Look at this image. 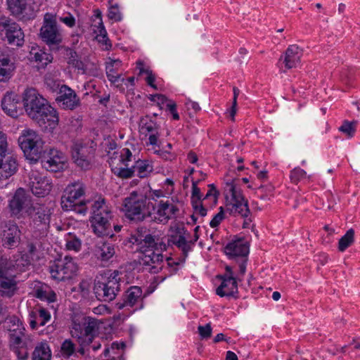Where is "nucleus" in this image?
I'll return each mask as SVG.
<instances>
[{"label":"nucleus","instance_id":"obj_9","mask_svg":"<svg viewBox=\"0 0 360 360\" xmlns=\"http://www.w3.org/2000/svg\"><path fill=\"white\" fill-rule=\"evenodd\" d=\"M39 36L41 40L51 50H58L63 41V34L58 25L56 15L46 13L44 15L43 25L40 28Z\"/></svg>","mask_w":360,"mask_h":360},{"label":"nucleus","instance_id":"obj_43","mask_svg":"<svg viewBox=\"0 0 360 360\" xmlns=\"http://www.w3.org/2000/svg\"><path fill=\"white\" fill-rule=\"evenodd\" d=\"M13 264L6 256L0 255V279L13 274Z\"/></svg>","mask_w":360,"mask_h":360},{"label":"nucleus","instance_id":"obj_33","mask_svg":"<svg viewBox=\"0 0 360 360\" xmlns=\"http://www.w3.org/2000/svg\"><path fill=\"white\" fill-rule=\"evenodd\" d=\"M33 295L41 301L48 303H52L56 300V292L48 285L39 282L34 287Z\"/></svg>","mask_w":360,"mask_h":360},{"label":"nucleus","instance_id":"obj_47","mask_svg":"<svg viewBox=\"0 0 360 360\" xmlns=\"http://www.w3.org/2000/svg\"><path fill=\"white\" fill-rule=\"evenodd\" d=\"M306 175L307 173L304 169L296 167L290 172V179L292 183L297 184L301 180L306 177Z\"/></svg>","mask_w":360,"mask_h":360},{"label":"nucleus","instance_id":"obj_20","mask_svg":"<svg viewBox=\"0 0 360 360\" xmlns=\"http://www.w3.org/2000/svg\"><path fill=\"white\" fill-rule=\"evenodd\" d=\"M142 289L136 285L129 287L123 295L122 302L116 304L117 309H122L127 306L135 307L136 309H141L143 307Z\"/></svg>","mask_w":360,"mask_h":360},{"label":"nucleus","instance_id":"obj_63","mask_svg":"<svg viewBox=\"0 0 360 360\" xmlns=\"http://www.w3.org/2000/svg\"><path fill=\"white\" fill-rule=\"evenodd\" d=\"M187 159L191 164H195L198 160L197 154L193 151H190L188 153Z\"/></svg>","mask_w":360,"mask_h":360},{"label":"nucleus","instance_id":"obj_19","mask_svg":"<svg viewBox=\"0 0 360 360\" xmlns=\"http://www.w3.org/2000/svg\"><path fill=\"white\" fill-rule=\"evenodd\" d=\"M56 101L64 110H73L81 104L80 98L75 91L65 84L61 85L59 88Z\"/></svg>","mask_w":360,"mask_h":360},{"label":"nucleus","instance_id":"obj_36","mask_svg":"<svg viewBox=\"0 0 360 360\" xmlns=\"http://www.w3.org/2000/svg\"><path fill=\"white\" fill-rule=\"evenodd\" d=\"M11 345L13 347H20L31 349L34 346L33 340L29 335H26L25 332L21 335L13 334L12 337V340L10 341Z\"/></svg>","mask_w":360,"mask_h":360},{"label":"nucleus","instance_id":"obj_46","mask_svg":"<svg viewBox=\"0 0 360 360\" xmlns=\"http://www.w3.org/2000/svg\"><path fill=\"white\" fill-rule=\"evenodd\" d=\"M65 246L67 250L79 252L82 248V242L79 238L75 235L69 234L65 239Z\"/></svg>","mask_w":360,"mask_h":360},{"label":"nucleus","instance_id":"obj_22","mask_svg":"<svg viewBox=\"0 0 360 360\" xmlns=\"http://www.w3.org/2000/svg\"><path fill=\"white\" fill-rule=\"evenodd\" d=\"M160 126L154 122L150 115H146L140 119L139 131L146 136H148V143L151 146H157L158 139Z\"/></svg>","mask_w":360,"mask_h":360},{"label":"nucleus","instance_id":"obj_11","mask_svg":"<svg viewBox=\"0 0 360 360\" xmlns=\"http://www.w3.org/2000/svg\"><path fill=\"white\" fill-rule=\"evenodd\" d=\"M18 143L27 159L37 160L42 152L43 141L39 134L32 129L22 131Z\"/></svg>","mask_w":360,"mask_h":360},{"label":"nucleus","instance_id":"obj_64","mask_svg":"<svg viewBox=\"0 0 360 360\" xmlns=\"http://www.w3.org/2000/svg\"><path fill=\"white\" fill-rule=\"evenodd\" d=\"M195 214L200 215L201 217H205L207 215V209L204 207L203 205H200L198 208L194 210Z\"/></svg>","mask_w":360,"mask_h":360},{"label":"nucleus","instance_id":"obj_28","mask_svg":"<svg viewBox=\"0 0 360 360\" xmlns=\"http://www.w3.org/2000/svg\"><path fill=\"white\" fill-rule=\"evenodd\" d=\"M50 156L41 160V166L47 171L57 172L65 167V158L61 152L51 150Z\"/></svg>","mask_w":360,"mask_h":360},{"label":"nucleus","instance_id":"obj_51","mask_svg":"<svg viewBox=\"0 0 360 360\" xmlns=\"http://www.w3.org/2000/svg\"><path fill=\"white\" fill-rule=\"evenodd\" d=\"M224 211L223 207H219V212L217 213L210 222L212 228H217L224 219Z\"/></svg>","mask_w":360,"mask_h":360},{"label":"nucleus","instance_id":"obj_55","mask_svg":"<svg viewBox=\"0 0 360 360\" xmlns=\"http://www.w3.org/2000/svg\"><path fill=\"white\" fill-rule=\"evenodd\" d=\"M198 332L202 338H208L212 335L211 326L209 323L206 324L205 326H199Z\"/></svg>","mask_w":360,"mask_h":360},{"label":"nucleus","instance_id":"obj_56","mask_svg":"<svg viewBox=\"0 0 360 360\" xmlns=\"http://www.w3.org/2000/svg\"><path fill=\"white\" fill-rule=\"evenodd\" d=\"M167 109L169 111L174 120H179V115L176 110V104L174 101H169V102L167 103Z\"/></svg>","mask_w":360,"mask_h":360},{"label":"nucleus","instance_id":"obj_5","mask_svg":"<svg viewBox=\"0 0 360 360\" xmlns=\"http://www.w3.org/2000/svg\"><path fill=\"white\" fill-rule=\"evenodd\" d=\"M149 203L141 193L132 191L123 199L122 210L130 221L141 222L151 217V212L148 210Z\"/></svg>","mask_w":360,"mask_h":360},{"label":"nucleus","instance_id":"obj_17","mask_svg":"<svg viewBox=\"0 0 360 360\" xmlns=\"http://www.w3.org/2000/svg\"><path fill=\"white\" fill-rule=\"evenodd\" d=\"M28 186L34 195L43 197L51 191L52 182L37 170H32L29 174Z\"/></svg>","mask_w":360,"mask_h":360},{"label":"nucleus","instance_id":"obj_4","mask_svg":"<svg viewBox=\"0 0 360 360\" xmlns=\"http://www.w3.org/2000/svg\"><path fill=\"white\" fill-rule=\"evenodd\" d=\"M101 323L100 320L89 316L74 318L70 330L72 337L81 345H89L98 336Z\"/></svg>","mask_w":360,"mask_h":360},{"label":"nucleus","instance_id":"obj_48","mask_svg":"<svg viewBox=\"0 0 360 360\" xmlns=\"http://www.w3.org/2000/svg\"><path fill=\"white\" fill-rule=\"evenodd\" d=\"M97 12L98 13L96 14V17L100 18V22L98 26V32H99V34H97L96 39H98L99 41L105 42V44H106L107 41H108V38L107 37V32L102 22L101 13L99 11H97Z\"/></svg>","mask_w":360,"mask_h":360},{"label":"nucleus","instance_id":"obj_44","mask_svg":"<svg viewBox=\"0 0 360 360\" xmlns=\"http://www.w3.org/2000/svg\"><path fill=\"white\" fill-rule=\"evenodd\" d=\"M136 161L134 155H132L131 150L127 148H124L120 151V162L122 167H131L130 163Z\"/></svg>","mask_w":360,"mask_h":360},{"label":"nucleus","instance_id":"obj_14","mask_svg":"<svg viewBox=\"0 0 360 360\" xmlns=\"http://www.w3.org/2000/svg\"><path fill=\"white\" fill-rule=\"evenodd\" d=\"M1 32L4 35V41L8 44L21 47L25 42V34L20 26L12 20L2 17L0 18Z\"/></svg>","mask_w":360,"mask_h":360},{"label":"nucleus","instance_id":"obj_18","mask_svg":"<svg viewBox=\"0 0 360 360\" xmlns=\"http://www.w3.org/2000/svg\"><path fill=\"white\" fill-rule=\"evenodd\" d=\"M221 281L219 286L216 289V294L221 297H237L238 293V283L236 278L231 266H226V272L223 275L218 276Z\"/></svg>","mask_w":360,"mask_h":360},{"label":"nucleus","instance_id":"obj_8","mask_svg":"<svg viewBox=\"0 0 360 360\" xmlns=\"http://www.w3.org/2000/svg\"><path fill=\"white\" fill-rule=\"evenodd\" d=\"M65 194L61 198L62 208L65 211L72 210L76 213L84 215L87 212L86 202L80 200L85 194V186L80 181L69 184L65 190Z\"/></svg>","mask_w":360,"mask_h":360},{"label":"nucleus","instance_id":"obj_7","mask_svg":"<svg viewBox=\"0 0 360 360\" xmlns=\"http://www.w3.org/2000/svg\"><path fill=\"white\" fill-rule=\"evenodd\" d=\"M224 189L226 195H229L232 200L231 202L226 205V210L231 214L243 217L244 219L243 228H249L252 219L248 200L245 199L240 191L237 189L234 180L227 181Z\"/></svg>","mask_w":360,"mask_h":360},{"label":"nucleus","instance_id":"obj_54","mask_svg":"<svg viewBox=\"0 0 360 360\" xmlns=\"http://www.w3.org/2000/svg\"><path fill=\"white\" fill-rule=\"evenodd\" d=\"M29 350L27 349L22 348V347H13V351L18 360H26L29 355Z\"/></svg>","mask_w":360,"mask_h":360},{"label":"nucleus","instance_id":"obj_61","mask_svg":"<svg viewBox=\"0 0 360 360\" xmlns=\"http://www.w3.org/2000/svg\"><path fill=\"white\" fill-rule=\"evenodd\" d=\"M182 259H183V255L181 256V257L178 259V261H174L172 258L168 257V258H167V264L170 267L177 266L180 265L181 264L185 262V261H181ZM176 271H177V268L175 267L174 269V271L176 272Z\"/></svg>","mask_w":360,"mask_h":360},{"label":"nucleus","instance_id":"obj_29","mask_svg":"<svg viewBox=\"0 0 360 360\" xmlns=\"http://www.w3.org/2000/svg\"><path fill=\"white\" fill-rule=\"evenodd\" d=\"M302 56V51L297 45H290L286 49L284 56H281L280 61H283L287 69H291L296 68L300 64Z\"/></svg>","mask_w":360,"mask_h":360},{"label":"nucleus","instance_id":"obj_38","mask_svg":"<svg viewBox=\"0 0 360 360\" xmlns=\"http://www.w3.org/2000/svg\"><path fill=\"white\" fill-rule=\"evenodd\" d=\"M122 61L119 59L110 60L106 65V75L110 82L115 83L118 82L120 75L118 74L117 70L121 66Z\"/></svg>","mask_w":360,"mask_h":360},{"label":"nucleus","instance_id":"obj_1","mask_svg":"<svg viewBox=\"0 0 360 360\" xmlns=\"http://www.w3.org/2000/svg\"><path fill=\"white\" fill-rule=\"evenodd\" d=\"M23 105L27 115L37 123L43 131L51 133L58 125L57 110L37 89L30 88L25 91Z\"/></svg>","mask_w":360,"mask_h":360},{"label":"nucleus","instance_id":"obj_15","mask_svg":"<svg viewBox=\"0 0 360 360\" xmlns=\"http://www.w3.org/2000/svg\"><path fill=\"white\" fill-rule=\"evenodd\" d=\"M153 208L155 212H151L149 219L158 224H165L170 219H176L179 214V208L172 199L161 200Z\"/></svg>","mask_w":360,"mask_h":360},{"label":"nucleus","instance_id":"obj_41","mask_svg":"<svg viewBox=\"0 0 360 360\" xmlns=\"http://www.w3.org/2000/svg\"><path fill=\"white\" fill-rule=\"evenodd\" d=\"M60 355L64 359H69L76 352V345L70 339L65 340L60 346Z\"/></svg>","mask_w":360,"mask_h":360},{"label":"nucleus","instance_id":"obj_13","mask_svg":"<svg viewBox=\"0 0 360 360\" xmlns=\"http://www.w3.org/2000/svg\"><path fill=\"white\" fill-rule=\"evenodd\" d=\"M153 171V166L151 162L141 159L136 160L131 167H112V172L122 179H129L135 176L144 179L149 176Z\"/></svg>","mask_w":360,"mask_h":360},{"label":"nucleus","instance_id":"obj_6","mask_svg":"<svg viewBox=\"0 0 360 360\" xmlns=\"http://www.w3.org/2000/svg\"><path fill=\"white\" fill-rule=\"evenodd\" d=\"M121 276L117 270L108 271L95 281L94 290L98 300L110 302L115 299L121 289Z\"/></svg>","mask_w":360,"mask_h":360},{"label":"nucleus","instance_id":"obj_34","mask_svg":"<svg viewBox=\"0 0 360 360\" xmlns=\"http://www.w3.org/2000/svg\"><path fill=\"white\" fill-rule=\"evenodd\" d=\"M115 253V245L110 242H100L96 245L95 255L101 262L109 261Z\"/></svg>","mask_w":360,"mask_h":360},{"label":"nucleus","instance_id":"obj_31","mask_svg":"<svg viewBox=\"0 0 360 360\" xmlns=\"http://www.w3.org/2000/svg\"><path fill=\"white\" fill-rule=\"evenodd\" d=\"M18 281L16 276L11 274L0 279V295L5 298H11L18 292Z\"/></svg>","mask_w":360,"mask_h":360},{"label":"nucleus","instance_id":"obj_49","mask_svg":"<svg viewBox=\"0 0 360 360\" xmlns=\"http://www.w3.org/2000/svg\"><path fill=\"white\" fill-rule=\"evenodd\" d=\"M108 17L115 22H119L122 20V14L117 4L112 5L108 8Z\"/></svg>","mask_w":360,"mask_h":360},{"label":"nucleus","instance_id":"obj_58","mask_svg":"<svg viewBox=\"0 0 360 360\" xmlns=\"http://www.w3.org/2000/svg\"><path fill=\"white\" fill-rule=\"evenodd\" d=\"M150 100L157 102L159 105L167 104L169 102L168 98L162 94L151 95Z\"/></svg>","mask_w":360,"mask_h":360},{"label":"nucleus","instance_id":"obj_10","mask_svg":"<svg viewBox=\"0 0 360 360\" xmlns=\"http://www.w3.org/2000/svg\"><path fill=\"white\" fill-rule=\"evenodd\" d=\"M26 212L30 218V226L39 235L46 234L50 227L51 210L44 204L35 203Z\"/></svg>","mask_w":360,"mask_h":360},{"label":"nucleus","instance_id":"obj_2","mask_svg":"<svg viewBox=\"0 0 360 360\" xmlns=\"http://www.w3.org/2000/svg\"><path fill=\"white\" fill-rule=\"evenodd\" d=\"M143 228H139L137 232L140 233L135 241L143 243L141 247L142 256L140 264L151 274H158L162 268V252L167 250V244L163 238L150 233L142 236Z\"/></svg>","mask_w":360,"mask_h":360},{"label":"nucleus","instance_id":"obj_12","mask_svg":"<svg viewBox=\"0 0 360 360\" xmlns=\"http://www.w3.org/2000/svg\"><path fill=\"white\" fill-rule=\"evenodd\" d=\"M51 277L58 281L72 279L78 271L75 259L70 256L56 259L49 266Z\"/></svg>","mask_w":360,"mask_h":360},{"label":"nucleus","instance_id":"obj_59","mask_svg":"<svg viewBox=\"0 0 360 360\" xmlns=\"http://www.w3.org/2000/svg\"><path fill=\"white\" fill-rule=\"evenodd\" d=\"M147 77L146 78V82L148 86L152 87L154 89H157V85L155 84V75L153 73L152 70H147Z\"/></svg>","mask_w":360,"mask_h":360},{"label":"nucleus","instance_id":"obj_16","mask_svg":"<svg viewBox=\"0 0 360 360\" xmlns=\"http://www.w3.org/2000/svg\"><path fill=\"white\" fill-rule=\"evenodd\" d=\"M190 236V233L186 230L184 226H176L174 233L169 236L167 240V246H176L181 250L183 259L181 261H186L188 252L192 250V245L187 238Z\"/></svg>","mask_w":360,"mask_h":360},{"label":"nucleus","instance_id":"obj_3","mask_svg":"<svg viewBox=\"0 0 360 360\" xmlns=\"http://www.w3.org/2000/svg\"><path fill=\"white\" fill-rule=\"evenodd\" d=\"M112 214L104 198L99 197L92 205L89 221L93 232L99 237L112 236Z\"/></svg>","mask_w":360,"mask_h":360},{"label":"nucleus","instance_id":"obj_39","mask_svg":"<svg viewBox=\"0 0 360 360\" xmlns=\"http://www.w3.org/2000/svg\"><path fill=\"white\" fill-rule=\"evenodd\" d=\"M31 0H7L8 9L15 15L26 13L28 2Z\"/></svg>","mask_w":360,"mask_h":360},{"label":"nucleus","instance_id":"obj_24","mask_svg":"<svg viewBox=\"0 0 360 360\" xmlns=\"http://www.w3.org/2000/svg\"><path fill=\"white\" fill-rule=\"evenodd\" d=\"M2 245L8 249L16 248L20 241V231L15 224L6 225L1 235Z\"/></svg>","mask_w":360,"mask_h":360},{"label":"nucleus","instance_id":"obj_42","mask_svg":"<svg viewBox=\"0 0 360 360\" xmlns=\"http://www.w3.org/2000/svg\"><path fill=\"white\" fill-rule=\"evenodd\" d=\"M354 241V231L352 229H349L346 233L339 240L338 250L344 252Z\"/></svg>","mask_w":360,"mask_h":360},{"label":"nucleus","instance_id":"obj_40","mask_svg":"<svg viewBox=\"0 0 360 360\" xmlns=\"http://www.w3.org/2000/svg\"><path fill=\"white\" fill-rule=\"evenodd\" d=\"M6 328L9 331L10 334V341L12 340V337L13 334L21 335L23 332L25 331V328L22 326V323L17 317H11L9 321L6 323Z\"/></svg>","mask_w":360,"mask_h":360},{"label":"nucleus","instance_id":"obj_52","mask_svg":"<svg viewBox=\"0 0 360 360\" xmlns=\"http://www.w3.org/2000/svg\"><path fill=\"white\" fill-rule=\"evenodd\" d=\"M217 195H218V191H217L214 184H210L209 190L207 191L203 200H210L215 205L217 202Z\"/></svg>","mask_w":360,"mask_h":360},{"label":"nucleus","instance_id":"obj_35","mask_svg":"<svg viewBox=\"0 0 360 360\" xmlns=\"http://www.w3.org/2000/svg\"><path fill=\"white\" fill-rule=\"evenodd\" d=\"M29 58L31 61H34L39 65V68H45L53 60V56L48 53L44 52L39 47L32 46Z\"/></svg>","mask_w":360,"mask_h":360},{"label":"nucleus","instance_id":"obj_50","mask_svg":"<svg viewBox=\"0 0 360 360\" xmlns=\"http://www.w3.org/2000/svg\"><path fill=\"white\" fill-rule=\"evenodd\" d=\"M259 190L261 191L262 193H264L260 196L261 199L269 200L271 197L274 196V187L271 184L266 186H261L259 188Z\"/></svg>","mask_w":360,"mask_h":360},{"label":"nucleus","instance_id":"obj_27","mask_svg":"<svg viewBox=\"0 0 360 360\" xmlns=\"http://www.w3.org/2000/svg\"><path fill=\"white\" fill-rule=\"evenodd\" d=\"M21 103L18 95L13 92H7L1 101V108L4 112L12 117L18 116V110Z\"/></svg>","mask_w":360,"mask_h":360},{"label":"nucleus","instance_id":"obj_26","mask_svg":"<svg viewBox=\"0 0 360 360\" xmlns=\"http://www.w3.org/2000/svg\"><path fill=\"white\" fill-rule=\"evenodd\" d=\"M15 65L9 53L0 47V82H6L13 75Z\"/></svg>","mask_w":360,"mask_h":360},{"label":"nucleus","instance_id":"obj_23","mask_svg":"<svg viewBox=\"0 0 360 360\" xmlns=\"http://www.w3.org/2000/svg\"><path fill=\"white\" fill-rule=\"evenodd\" d=\"M224 252L230 258L246 257L249 254V243L244 238H237L224 247Z\"/></svg>","mask_w":360,"mask_h":360},{"label":"nucleus","instance_id":"obj_30","mask_svg":"<svg viewBox=\"0 0 360 360\" xmlns=\"http://www.w3.org/2000/svg\"><path fill=\"white\" fill-rule=\"evenodd\" d=\"M18 163L15 156L6 155L0 158V176L1 178L8 179L17 172Z\"/></svg>","mask_w":360,"mask_h":360},{"label":"nucleus","instance_id":"obj_25","mask_svg":"<svg viewBox=\"0 0 360 360\" xmlns=\"http://www.w3.org/2000/svg\"><path fill=\"white\" fill-rule=\"evenodd\" d=\"M72 155L77 166L86 169L90 165L93 150L87 146L75 145L72 149Z\"/></svg>","mask_w":360,"mask_h":360},{"label":"nucleus","instance_id":"obj_37","mask_svg":"<svg viewBox=\"0 0 360 360\" xmlns=\"http://www.w3.org/2000/svg\"><path fill=\"white\" fill-rule=\"evenodd\" d=\"M32 360H51V351L46 342H41L35 347L32 353Z\"/></svg>","mask_w":360,"mask_h":360},{"label":"nucleus","instance_id":"obj_21","mask_svg":"<svg viewBox=\"0 0 360 360\" xmlns=\"http://www.w3.org/2000/svg\"><path fill=\"white\" fill-rule=\"evenodd\" d=\"M51 319L50 311L43 306L37 304L29 311L28 320L30 326L33 330H37L41 326H44Z\"/></svg>","mask_w":360,"mask_h":360},{"label":"nucleus","instance_id":"obj_45","mask_svg":"<svg viewBox=\"0 0 360 360\" xmlns=\"http://www.w3.org/2000/svg\"><path fill=\"white\" fill-rule=\"evenodd\" d=\"M339 130L347 138H352L355 134L356 130V122H349L345 120L339 127Z\"/></svg>","mask_w":360,"mask_h":360},{"label":"nucleus","instance_id":"obj_57","mask_svg":"<svg viewBox=\"0 0 360 360\" xmlns=\"http://www.w3.org/2000/svg\"><path fill=\"white\" fill-rule=\"evenodd\" d=\"M198 181L192 180V193L191 198H197V200H202L200 189L198 187Z\"/></svg>","mask_w":360,"mask_h":360},{"label":"nucleus","instance_id":"obj_32","mask_svg":"<svg viewBox=\"0 0 360 360\" xmlns=\"http://www.w3.org/2000/svg\"><path fill=\"white\" fill-rule=\"evenodd\" d=\"M27 201V197L25 190L22 188L17 189L14 195L9 201L8 206L11 214L13 216L20 214Z\"/></svg>","mask_w":360,"mask_h":360},{"label":"nucleus","instance_id":"obj_62","mask_svg":"<svg viewBox=\"0 0 360 360\" xmlns=\"http://www.w3.org/2000/svg\"><path fill=\"white\" fill-rule=\"evenodd\" d=\"M136 68L139 70V75H142L143 73L147 74V70H151L148 68H145V64L142 60H138L136 62Z\"/></svg>","mask_w":360,"mask_h":360},{"label":"nucleus","instance_id":"obj_53","mask_svg":"<svg viewBox=\"0 0 360 360\" xmlns=\"http://www.w3.org/2000/svg\"><path fill=\"white\" fill-rule=\"evenodd\" d=\"M91 288V282L89 280H82L78 285V290L82 293L83 297L89 295Z\"/></svg>","mask_w":360,"mask_h":360},{"label":"nucleus","instance_id":"obj_60","mask_svg":"<svg viewBox=\"0 0 360 360\" xmlns=\"http://www.w3.org/2000/svg\"><path fill=\"white\" fill-rule=\"evenodd\" d=\"M60 20L69 27H73L75 25V19L70 13L66 16L61 17Z\"/></svg>","mask_w":360,"mask_h":360}]
</instances>
